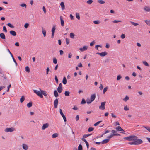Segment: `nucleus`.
Wrapping results in <instances>:
<instances>
[{
	"label": "nucleus",
	"instance_id": "obj_1",
	"mask_svg": "<svg viewBox=\"0 0 150 150\" xmlns=\"http://www.w3.org/2000/svg\"><path fill=\"white\" fill-rule=\"evenodd\" d=\"M137 138V137L136 136L131 135L129 137H125L124 138V139L126 140L134 141Z\"/></svg>",
	"mask_w": 150,
	"mask_h": 150
},
{
	"label": "nucleus",
	"instance_id": "obj_2",
	"mask_svg": "<svg viewBox=\"0 0 150 150\" xmlns=\"http://www.w3.org/2000/svg\"><path fill=\"white\" fill-rule=\"evenodd\" d=\"M33 91L34 93H36L37 95L39 96L41 98H43V96L41 92L36 90H33Z\"/></svg>",
	"mask_w": 150,
	"mask_h": 150
},
{
	"label": "nucleus",
	"instance_id": "obj_3",
	"mask_svg": "<svg viewBox=\"0 0 150 150\" xmlns=\"http://www.w3.org/2000/svg\"><path fill=\"white\" fill-rule=\"evenodd\" d=\"M134 141L135 145H139L143 142V141L142 140L140 139H137H137Z\"/></svg>",
	"mask_w": 150,
	"mask_h": 150
},
{
	"label": "nucleus",
	"instance_id": "obj_4",
	"mask_svg": "<svg viewBox=\"0 0 150 150\" xmlns=\"http://www.w3.org/2000/svg\"><path fill=\"white\" fill-rule=\"evenodd\" d=\"M15 128L14 127H11V128H6L5 129L4 131L6 132H12L15 130Z\"/></svg>",
	"mask_w": 150,
	"mask_h": 150
},
{
	"label": "nucleus",
	"instance_id": "obj_5",
	"mask_svg": "<svg viewBox=\"0 0 150 150\" xmlns=\"http://www.w3.org/2000/svg\"><path fill=\"white\" fill-rule=\"evenodd\" d=\"M56 29V25H54L52 29V38H53L54 35L55 30Z\"/></svg>",
	"mask_w": 150,
	"mask_h": 150
},
{
	"label": "nucleus",
	"instance_id": "obj_6",
	"mask_svg": "<svg viewBox=\"0 0 150 150\" xmlns=\"http://www.w3.org/2000/svg\"><path fill=\"white\" fill-rule=\"evenodd\" d=\"M105 102H102L101 103V105L99 106V108L102 110H103L105 109Z\"/></svg>",
	"mask_w": 150,
	"mask_h": 150
},
{
	"label": "nucleus",
	"instance_id": "obj_7",
	"mask_svg": "<svg viewBox=\"0 0 150 150\" xmlns=\"http://www.w3.org/2000/svg\"><path fill=\"white\" fill-rule=\"evenodd\" d=\"M96 54L99 55L101 57H104L107 55L108 54L106 52H104L100 53L97 52Z\"/></svg>",
	"mask_w": 150,
	"mask_h": 150
},
{
	"label": "nucleus",
	"instance_id": "obj_8",
	"mask_svg": "<svg viewBox=\"0 0 150 150\" xmlns=\"http://www.w3.org/2000/svg\"><path fill=\"white\" fill-rule=\"evenodd\" d=\"M49 126V124L48 123H46L43 125L41 129L42 130H45L46 128L48 127Z\"/></svg>",
	"mask_w": 150,
	"mask_h": 150
},
{
	"label": "nucleus",
	"instance_id": "obj_9",
	"mask_svg": "<svg viewBox=\"0 0 150 150\" xmlns=\"http://www.w3.org/2000/svg\"><path fill=\"white\" fill-rule=\"evenodd\" d=\"M58 103V100L57 98H56L54 101V107L55 108H56L57 107V105Z\"/></svg>",
	"mask_w": 150,
	"mask_h": 150
},
{
	"label": "nucleus",
	"instance_id": "obj_10",
	"mask_svg": "<svg viewBox=\"0 0 150 150\" xmlns=\"http://www.w3.org/2000/svg\"><path fill=\"white\" fill-rule=\"evenodd\" d=\"M88 49V47L86 46H84L82 48H80L79 49V50L81 52H83V51H85L87 50Z\"/></svg>",
	"mask_w": 150,
	"mask_h": 150
},
{
	"label": "nucleus",
	"instance_id": "obj_11",
	"mask_svg": "<svg viewBox=\"0 0 150 150\" xmlns=\"http://www.w3.org/2000/svg\"><path fill=\"white\" fill-rule=\"evenodd\" d=\"M60 19L61 21V24L62 26H63L64 25V21L62 19V16H60Z\"/></svg>",
	"mask_w": 150,
	"mask_h": 150
},
{
	"label": "nucleus",
	"instance_id": "obj_12",
	"mask_svg": "<svg viewBox=\"0 0 150 150\" xmlns=\"http://www.w3.org/2000/svg\"><path fill=\"white\" fill-rule=\"evenodd\" d=\"M109 139H104L101 142V143L102 144H106L108 143L109 142Z\"/></svg>",
	"mask_w": 150,
	"mask_h": 150
},
{
	"label": "nucleus",
	"instance_id": "obj_13",
	"mask_svg": "<svg viewBox=\"0 0 150 150\" xmlns=\"http://www.w3.org/2000/svg\"><path fill=\"white\" fill-rule=\"evenodd\" d=\"M96 97V95L95 94H93L91 96V99L90 100L91 101H93L94 100Z\"/></svg>",
	"mask_w": 150,
	"mask_h": 150
},
{
	"label": "nucleus",
	"instance_id": "obj_14",
	"mask_svg": "<svg viewBox=\"0 0 150 150\" xmlns=\"http://www.w3.org/2000/svg\"><path fill=\"white\" fill-rule=\"evenodd\" d=\"M116 130L118 131H123V132H124V131L123 129H122V128L120 126L117 127L116 128Z\"/></svg>",
	"mask_w": 150,
	"mask_h": 150
},
{
	"label": "nucleus",
	"instance_id": "obj_15",
	"mask_svg": "<svg viewBox=\"0 0 150 150\" xmlns=\"http://www.w3.org/2000/svg\"><path fill=\"white\" fill-rule=\"evenodd\" d=\"M39 89L40 91L41 92V93H42V95H43L44 96H47V93L46 92V91H43L40 88H39Z\"/></svg>",
	"mask_w": 150,
	"mask_h": 150
},
{
	"label": "nucleus",
	"instance_id": "obj_16",
	"mask_svg": "<svg viewBox=\"0 0 150 150\" xmlns=\"http://www.w3.org/2000/svg\"><path fill=\"white\" fill-rule=\"evenodd\" d=\"M10 33L13 36H15L16 35V33L14 31L11 30L10 31Z\"/></svg>",
	"mask_w": 150,
	"mask_h": 150
},
{
	"label": "nucleus",
	"instance_id": "obj_17",
	"mask_svg": "<svg viewBox=\"0 0 150 150\" xmlns=\"http://www.w3.org/2000/svg\"><path fill=\"white\" fill-rule=\"evenodd\" d=\"M60 5L62 9V10H64L65 8V5H64V2H61V3H60Z\"/></svg>",
	"mask_w": 150,
	"mask_h": 150
},
{
	"label": "nucleus",
	"instance_id": "obj_18",
	"mask_svg": "<svg viewBox=\"0 0 150 150\" xmlns=\"http://www.w3.org/2000/svg\"><path fill=\"white\" fill-rule=\"evenodd\" d=\"M22 146L23 149L25 150H27L28 149V146L25 144H23Z\"/></svg>",
	"mask_w": 150,
	"mask_h": 150
},
{
	"label": "nucleus",
	"instance_id": "obj_19",
	"mask_svg": "<svg viewBox=\"0 0 150 150\" xmlns=\"http://www.w3.org/2000/svg\"><path fill=\"white\" fill-rule=\"evenodd\" d=\"M0 38L3 39H6V37L4 34L3 33H1L0 34Z\"/></svg>",
	"mask_w": 150,
	"mask_h": 150
},
{
	"label": "nucleus",
	"instance_id": "obj_20",
	"mask_svg": "<svg viewBox=\"0 0 150 150\" xmlns=\"http://www.w3.org/2000/svg\"><path fill=\"white\" fill-rule=\"evenodd\" d=\"M144 10L147 12H150V8L147 6H145L144 8Z\"/></svg>",
	"mask_w": 150,
	"mask_h": 150
},
{
	"label": "nucleus",
	"instance_id": "obj_21",
	"mask_svg": "<svg viewBox=\"0 0 150 150\" xmlns=\"http://www.w3.org/2000/svg\"><path fill=\"white\" fill-rule=\"evenodd\" d=\"M112 132L113 133V135L114 136H120V135L118 133H115L116 132V131L115 130H112Z\"/></svg>",
	"mask_w": 150,
	"mask_h": 150
},
{
	"label": "nucleus",
	"instance_id": "obj_22",
	"mask_svg": "<svg viewBox=\"0 0 150 150\" xmlns=\"http://www.w3.org/2000/svg\"><path fill=\"white\" fill-rule=\"evenodd\" d=\"M82 141L85 142V143L86 144V146L87 147V148L88 149L89 148V145L88 142L85 139H82Z\"/></svg>",
	"mask_w": 150,
	"mask_h": 150
},
{
	"label": "nucleus",
	"instance_id": "obj_23",
	"mask_svg": "<svg viewBox=\"0 0 150 150\" xmlns=\"http://www.w3.org/2000/svg\"><path fill=\"white\" fill-rule=\"evenodd\" d=\"M90 135H91V134H86L84 135L82 138H81V140H82V139H85V138L87 137Z\"/></svg>",
	"mask_w": 150,
	"mask_h": 150
},
{
	"label": "nucleus",
	"instance_id": "obj_24",
	"mask_svg": "<svg viewBox=\"0 0 150 150\" xmlns=\"http://www.w3.org/2000/svg\"><path fill=\"white\" fill-rule=\"evenodd\" d=\"M67 81L65 77H64L62 81L63 83L64 84H66L67 83Z\"/></svg>",
	"mask_w": 150,
	"mask_h": 150
},
{
	"label": "nucleus",
	"instance_id": "obj_25",
	"mask_svg": "<svg viewBox=\"0 0 150 150\" xmlns=\"http://www.w3.org/2000/svg\"><path fill=\"white\" fill-rule=\"evenodd\" d=\"M25 100V97L24 96H21V98L20 99V101L21 103H23Z\"/></svg>",
	"mask_w": 150,
	"mask_h": 150
},
{
	"label": "nucleus",
	"instance_id": "obj_26",
	"mask_svg": "<svg viewBox=\"0 0 150 150\" xmlns=\"http://www.w3.org/2000/svg\"><path fill=\"white\" fill-rule=\"evenodd\" d=\"M58 136V134L57 133H54L52 135V138H55L57 137Z\"/></svg>",
	"mask_w": 150,
	"mask_h": 150
},
{
	"label": "nucleus",
	"instance_id": "obj_27",
	"mask_svg": "<svg viewBox=\"0 0 150 150\" xmlns=\"http://www.w3.org/2000/svg\"><path fill=\"white\" fill-rule=\"evenodd\" d=\"M32 106V102H30L28 103L27 105V106L28 108H30Z\"/></svg>",
	"mask_w": 150,
	"mask_h": 150
},
{
	"label": "nucleus",
	"instance_id": "obj_28",
	"mask_svg": "<svg viewBox=\"0 0 150 150\" xmlns=\"http://www.w3.org/2000/svg\"><path fill=\"white\" fill-rule=\"evenodd\" d=\"M57 90L59 93H61L63 89L62 88L58 87Z\"/></svg>",
	"mask_w": 150,
	"mask_h": 150
},
{
	"label": "nucleus",
	"instance_id": "obj_29",
	"mask_svg": "<svg viewBox=\"0 0 150 150\" xmlns=\"http://www.w3.org/2000/svg\"><path fill=\"white\" fill-rule=\"evenodd\" d=\"M42 33L43 35V36L44 37H45L46 35V31L43 29V27H42Z\"/></svg>",
	"mask_w": 150,
	"mask_h": 150
},
{
	"label": "nucleus",
	"instance_id": "obj_30",
	"mask_svg": "<svg viewBox=\"0 0 150 150\" xmlns=\"http://www.w3.org/2000/svg\"><path fill=\"white\" fill-rule=\"evenodd\" d=\"M54 94L55 97H57L58 96V94L57 91V90H55L54 92Z\"/></svg>",
	"mask_w": 150,
	"mask_h": 150
},
{
	"label": "nucleus",
	"instance_id": "obj_31",
	"mask_svg": "<svg viewBox=\"0 0 150 150\" xmlns=\"http://www.w3.org/2000/svg\"><path fill=\"white\" fill-rule=\"evenodd\" d=\"M130 22L134 26H137L139 25V24L137 23H134L132 21H130Z\"/></svg>",
	"mask_w": 150,
	"mask_h": 150
},
{
	"label": "nucleus",
	"instance_id": "obj_32",
	"mask_svg": "<svg viewBox=\"0 0 150 150\" xmlns=\"http://www.w3.org/2000/svg\"><path fill=\"white\" fill-rule=\"evenodd\" d=\"M129 99V97L127 96H126L123 99V100L125 102L127 101Z\"/></svg>",
	"mask_w": 150,
	"mask_h": 150
},
{
	"label": "nucleus",
	"instance_id": "obj_33",
	"mask_svg": "<svg viewBox=\"0 0 150 150\" xmlns=\"http://www.w3.org/2000/svg\"><path fill=\"white\" fill-rule=\"evenodd\" d=\"M70 93L69 92L67 91H66L65 92L64 94L65 96H69L70 95Z\"/></svg>",
	"mask_w": 150,
	"mask_h": 150
},
{
	"label": "nucleus",
	"instance_id": "obj_34",
	"mask_svg": "<svg viewBox=\"0 0 150 150\" xmlns=\"http://www.w3.org/2000/svg\"><path fill=\"white\" fill-rule=\"evenodd\" d=\"M25 71L28 73L30 72V69L28 66H26L25 67Z\"/></svg>",
	"mask_w": 150,
	"mask_h": 150
},
{
	"label": "nucleus",
	"instance_id": "obj_35",
	"mask_svg": "<svg viewBox=\"0 0 150 150\" xmlns=\"http://www.w3.org/2000/svg\"><path fill=\"white\" fill-rule=\"evenodd\" d=\"M142 63L145 66H149V64L146 61H142Z\"/></svg>",
	"mask_w": 150,
	"mask_h": 150
},
{
	"label": "nucleus",
	"instance_id": "obj_36",
	"mask_svg": "<svg viewBox=\"0 0 150 150\" xmlns=\"http://www.w3.org/2000/svg\"><path fill=\"white\" fill-rule=\"evenodd\" d=\"M74 33H71L70 34V37L71 38H74Z\"/></svg>",
	"mask_w": 150,
	"mask_h": 150
},
{
	"label": "nucleus",
	"instance_id": "obj_37",
	"mask_svg": "<svg viewBox=\"0 0 150 150\" xmlns=\"http://www.w3.org/2000/svg\"><path fill=\"white\" fill-rule=\"evenodd\" d=\"M145 22H146V24L148 25H150V21H148L147 20H145Z\"/></svg>",
	"mask_w": 150,
	"mask_h": 150
},
{
	"label": "nucleus",
	"instance_id": "obj_38",
	"mask_svg": "<svg viewBox=\"0 0 150 150\" xmlns=\"http://www.w3.org/2000/svg\"><path fill=\"white\" fill-rule=\"evenodd\" d=\"M98 47H99L100 48H102V46L101 45H96L95 47V48H96L97 50H98Z\"/></svg>",
	"mask_w": 150,
	"mask_h": 150
},
{
	"label": "nucleus",
	"instance_id": "obj_39",
	"mask_svg": "<svg viewBox=\"0 0 150 150\" xmlns=\"http://www.w3.org/2000/svg\"><path fill=\"white\" fill-rule=\"evenodd\" d=\"M93 23L95 24H99L100 23V22L99 21L96 20V21H94Z\"/></svg>",
	"mask_w": 150,
	"mask_h": 150
},
{
	"label": "nucleus",
	"instance_id": "obj_40",
	"mask_svg": "<svg viewBox=\"0 0 150 150\" xmlns=\"http://www.w3.org/2000/svg\"><path fill=\"white\" fill-rule=\"evenodd\" d=\"M76 17L79 20L80 18L79 14V13H77L76 14Z\"/></svg>",
	"mask_w": 150,
	"mask_h": 150
},
{
	"label": "nucleus",
	"instance_id": "obj_41",
	"mask_svg": "<svg viewBox=\"0 0 150 150\" xmlns=\"http://www.w3.org/2000/svg\"><path fill=\"white\" fill-rule=\"evenodd\" d=\"M98 2L100 4H104L105 3V2L102 0H98Z\"/></svg>",
	"mask_w": 150,
	"mask_h": 150
},
{
	"label": "nucleus",
	"instance_id": "obj_42",
	"mask_svg": "<svg viewBox=\"0 0 150 150\" xmlns=\"http://www.w3.org/2000/svg\"><path fill=\"white\" fill-rule=\"evenodd\" d=\"M102 122V121H99L98 122H97L95 123L94 124V126H97L100 123H101V122Z\"/></svg>",
	"mask_w": 150,
	"mask_h": 150
},
{
	"label": "nucleus",
	"instance_id": "obj_43",
	"mask_svg": "<svg viewBox=\"0 0 150 150\" xmlns=\"http://www.w3.org/2000/svg\"><path fill=\"white\" fill-rule=\"evenodd\" d=\"M108 89V87L106 86L105 88L103 90V93L105 94V92L107 91Z\"/></svg>",
	"mask_w": 150,
	"mask_h": 150
},
{
	"label": "nucleus",
	"instance_id": "obj_44",
	"mask_svg": "<svg viewBox=\"0 0 150 150\" xmlns=\"http://www.w3.org/2000/svg\"><path fill=\"white\" fill-rule=\"evenodd\" d=\"M92 102V101L90 99H88L86 100V102L88 104L91 103Z\"/></svg>",
	"mask_w": 150,
	"mask_h": 150
},
{
	"label": "nucleus",
	"instance_id": "obj_45",
	"mask_svg": "<svg viewBox=\"0 0 150 150\" xmlns=\"http://www.w3.org/2000/svg\"><path fill=\"white\" fill-rule=\"evenodd\" d=\"M94 129V128H93L92 127H90L88 129V132H91L92 131H93Z\"/></svg>",
	"mask_w": 150,
	"mask_h": 150
},
{
	"label": "nucleus",
	"instance_id": "obj_46",
	"mask_svg": "<svg viewBox=\"0 0 150 150\" xmlns=\"http://www.w3.org/2000/svg\"><path fill=\"white\" fill-rule=\"evenodd\" d=\"M78 150H82V146L81 145H79L78 146Z\"/></svg>",
	"mask_w": 150,
	"mask_h": 150
},
{
	"label": "nucleus",
	"instance_id": "obj_47",
	"mask_svg": "<svg viewBox=\"0 0 150 150\" xmlns=\"http://www.w3.org/2000/svg\"><path fill=\"white\" fill-rule=\"evenodd\" d=\"M20 6L22 7H24L25 8H26L27 5L25 4H21L20 5Z\"/></svg>",
	"mask_w": 150,
	"mask_h": 150
},
{
	"label": "nucleus",
	"instance_id": "obj_48",
	"mask_svg": "<svg viewBox=\"0 0 150 150\" xmlns=\"http://www.w3.org/2000/svg\"><path fill=\"white\" fill-rule=\"evenodd\" d=\"M93 1L92 0H88L87 1V3L89 4H91L93 2Z\"/></svg>",
	"mask_w": 150,
	"mask_h": 150
},
{
	"label": "nucleus",
	"instance_id": "obj_49",
	"mask_svg": "<svg viewBox=\"0 0 150 150\" xmlns=\"http://www.w3.org/2000/svg\"><path fill=\"white\" fill-rule=\"evenodd\" d=\"M53 62L55 64L57 63V61L56 58H54L53 59Z\"/></svg>",
	"mask_w": 150,
	"mask_h": 150
},
{
	"label": "nucleus",
	"instance_id": "obj_50",
	"mask_svg": "<svg viewBox=\"0 0 150 150\" xmlns=\"http://www.w3.org/2000/svg\"><path fill=\"white\" fill-rule=\"evenodd\" d=\"M143 127L146 129L147 130H148L149 132V130H150V127H148L147 126H143Z\"/></svg>",
	"mask_w": 150,
	"mask_h": 150
},
{
	"label": "nucleus",
	"instance_id": "obj_51",
	"mask_svg": "<svg viewBox=\"0 0 150 150\" xmlns=\"http://www.w3.org/2000/svg\"><path fill=\"white\" fill-rule=\"evenodd\" d=\"M112 22H113V23H118V22H121V21H120V20H115L113 21H112Z\"/></svg>",
	"mask_w": 150,
	"mask_h": 150
},
{
	"label": "nucleus",
	"instance_id": "obj_52",
	"mask_svg": "<svg viewBox=\"0 0 150 150\" xmlns=\"http://www.w3.org/2000/svg\"><path fill=\"white\" fill-rule=\"evenodd\" d=\"M86 103V101L85 100V99H82V101L81 102V104H85Z\"/></svg>",
	"mask_w": 150,
	"mask_h": 150
},
{
	"label": "nucleus",
	"instance_id": "obj_53",
	"mask_svg": "<svg viewBox=\"0 0 150 150\" xmlns=\"http://www.w3.org/2000/svg\"><path fill=\"white\" fill-rule=\"evenodd\" d=\"M7 25L11 28H13L14 27V26L10 23H8L7 24Z\"/></svg>",
	"mask_w": 150,
	"mask_h": 150
},
{
	"label": "nucleus",
	"instance_id": "obj_54",
	"mask_svg": "<svg viewBox=\"0 0 150 150\" xmlns=\"http://www.w3.org/2000/svg\"><path fill=\"white\" fill-rule=\"evenodd\" d=\"M0 76L2 77H3L5 79H6V76L5 74H4V73L0 75Z\"/></svg>",
	"mask_w": 150,
	"mask_h": 150
},
{
	"label": "nucleus",
	"instance_id": "obj_55",
	"mask_svg": "<svg viewBox=\"0 0 150 150\" xmlns=\"http://www.w3.org/2000/svg\"><path fill=\"white\" fill-rule=\"evenodd\" d=\"M3 31L5 32V33L7 32V30L5 26H4L3 27Z\"/></svg>",
	"mask_w": 150,
	"mask_h": 150
},
{
	"label": "nucleus",
	"instance_id": "obj_56",
	"mask_svg": "<svg viewBox=\"0 0 150 150\" xmlns=\"http://www.w3.org/2000/svg\"><path fill=\"white\" fill-rule=\"evenodd\" d=\"M122 78V77L121 76V75H118L117 77V80H120V79Z\"/></svg>",
	"mask_w": 150,
	"mask_h": 150
},
{
	"label": "nucleus",
	"instance_id": "obj_57",
	"mask_svg": "<svg viewBox=\"0 0 150 150\" xmlns=\"http://www.w3.org/2000/svg\"><path fill=\"white\" fill-rule=\"evenodd\" d=\"M124 110L125 111H127L129 110V108L127 106H125L124 107Z\"/></svg>",
	"mask_w": 150,
	"mask_h": 150
},
{
	"label": "nucleus",
	"instance_id": "obj_58",
	"mask_svg": "<svg viewBox=\"0 0 150 150\" xmlns=\"http://www.w3.org/2000/svg\"><path fill=\"white\" fill-rule=\"evenodd\" d=\"M59 112L60 114L61 115L62 117L64 115V114L63 113L62 110L61 109H60L59 110Z\"/></svg>",
	"mask_w": 150,
	"mask_h": 150
},
{
	"label": "nucleus",
	"instance_id": "obj_59",
	"mask_svg": "<svg viewBox=\"0 0 150 150\" xmlns=\"http://www.w3.org/2000/svg\"><path fill=\"white\" fill-rule=\"evenodd\" d=\"M95 42L94 41H93L91 42L90 44V45L91 46H93V45L95 43Z\"/></svg>",
	"mask_w": 150,
	"mask_h": 150
},
{
	"label": "nucleus",
	"instance_id": "obj_60",
	"mask_svg": "<svg viewBox=\"0 0 150 150\" xmlns=\"http://www.w3.org/2000/svg\"><path fill=\"white\" fill-rule=\"evenodd\" d=\"M114 136L113 135V134H111L110 136H108L107 137V138H109V139H110V138H111L112 137H113Z\"/></svg>",
	"mask_w": 150,
	"mask_h": 150
},
{
	"label": "nucleus",
	"instance_id": "obj_61",
	"mask_svg": "<svg viewBox=\"0 0 150 150\" xmlns=\"http://www.w3.org/2000/svg\"><path fill=\"white\" fill-rule=\"evenodd\" d=\"M66 42L67 45H68L69 43V40L68 38H66Z\"/></svg>",
	"mask_w": 150,
	"mask_h": 150
},
{
	"label": "nucleus",
	"instance_id": "obj_62",
	"mask_svg": "<svg viewBox=\"0 0 150 150\" xmlns=\"http://www.w3.org/2000/svg\"><path fill=\"white\" fill-rule=\"evenodd\" d=\"M128 144L130 145H135V143L134 141H133L131 142H129L128 143Z\"/></svg>",
	"mask_w": 150,
	"mask_h": 150
},
{
	"label": "nucleus",
	"instance_id": "obj_63",
	"mask_svg": "<svg viewBox=\"0 0 150 150\" xmlns=\"http://www.w3.org/2000/svg\"><path fill=\"white\" fill-rule=\"evenodd\" d=\"M29 24L28 23H26L25 24L24 26L25 28H27L29 26Z\"/></svg>",
	"mask_w": 150,
	"mask_h": 150
},
{
	"label": "nucleus",
	"instance_id": "obj_64",
	"mask_svg": "<svg viewBox=\"0 0 150 150\" xmlns=\"http://www.w3.org/2000/svg\"><path fill=\"white\" fill-rule=\"evenodd\" d=\"M42 9L43 10V11H44V12L45 14L46 13V9L44 6H43L42 8Z\"/></svg>",
	"mask_w": 150,
	"mask_h": 150
}]
</instances>
